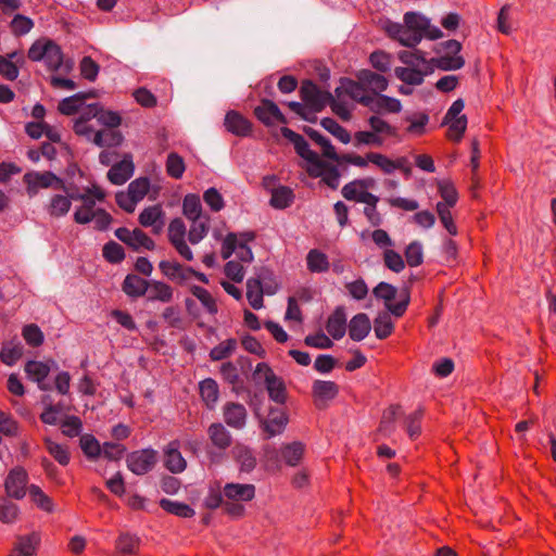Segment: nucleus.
<instances>
[{
	"label": "nucleus",
	"instance_id": "obj_1",
	"mask_svg": "<svg viewBox=\"0 0 556 556\" xmlns=\"http://www.w3.org/2000/svg\"><path fill=\"white\" fill-rule=\"evenodd\" d=\"M386 30L389 37L408 48L416 47L422 38L435 40L443 36L439 27L431 25L430 20L418 12H406L403 24L390 22Z\"/></svg>",
	"mask_w": 556,
	"mask_h": 556
},
{
	"label": "nucleus",
	"instance_id": "obj_2",
	"mask_svg": "<svg viewBox=\"0 0 556 556\" xmlns=\"http://www.w3.org/2000/svg\"><path fill=\"white\" fill-rule=\"evenodd\" d=\"M253 378H263L268 396L277 404H283L287 400L286 384L266 363H260L253 372Z\"/></svg>",
	"mask_w": 556,
	"mask_h": 556
},
{
	"label": "nucleus",
	"instance_id": "obj_3",
	"mask_svg": "<svg viewBox=\"0 0 556 556\" xmlns=\"http://www.w3.org/2000/svg\"><path fill=\"white\" fill-rule=\"evenodd\" d=\"M300 96L306 106L313 112H321L329 100H332V93L323 91L312 80H304L300 88Z\"/></svg>",
	"mask_w": 556,
	"mask_h": 556
},
{
	"label": "nucleus",
	"instance_id": "obj_4",
	"mask_svg": "<svg viewBox=\"0 0 556 556\" xmlns=\"http://www.w3.org/2000/svg\"><path fill=\"white\" fill-rule=\"evenodd\" d=\"M156 460L157 453L152 448L135 451L126 457L128 469L137 476H142L151 471Z\"/></svg>",
	"mask_w": 556,
	"mask_h": 556
},
{
	"label": "nucleus",
	"instance_id": "obj_5",
	"mask_svg": "<svg viewBox=\"0 0 556 556\" xmlns=\"http://www.w3.org/2000/svg\"><path fill=\"white\" fill-rule=\"evenodd\" d=\"M28 482V475L22 467L12 469L5 479V491L10 497L21 500L26 494V484Z\"/></svg>",
	"mask_w": 556,
	"mask_h": 556
},
{
	"label": "nucleus",
	"instance_id": "obj_6",
	"mask_svg": "<svg viewBox=\"0 0 556 556\" xmlns=\"http://www.w3.org/2000/svg\"><path fill=\"white\" fill-rule=\"evenodd\" d=\"M281 134L286 139L293 143L296 153L302 159L307 161L311 165L320 163L318 154L309 149L308 142L304 139L303 136L288 127H282Z\"/></svg>",
	"mask_w": 556,
	"mask_h": 556
},
{
	"label": "nucleus",
	"instance_id": "obj_7",
	"mask_svg": "<svg viewBox=\"0 0 556 556\" xmlns=\"http://www.w3.org/2000/svg\"><path fill=\"white\" fill-rule=\"evenodd\" d=\"M223 417L227 426L241 430L247 425L248 412L240 403L227 402L223 407Z\"/></svg>",
	"mask_w": 556,
	"mask_h": 556
},
{
	"label": "nucleus",
	"instance_id": "obj_8",
	"mask_svg": "<svg viewBox=\"0 0 556 556\" xmlns=\"http://www.w3.org/2000/svg\"><path fill=\"white\" fill-rule=\"evenodd\" d=\"M254 114L257 119L266 126H271L275 122L282 124L287 123V119L278 105L268 99H263L261 101V104L254 109Z\"/></svg>",
	"mask_w": 556,
	"mask_h": 556
},
{
	"label": "nucleus",
	"instance_id": "obj_9",
	"mask_svg": "<svg viewBox=\"0 0 556 556\" xmlns=\"http://www.w3.org/2000/svg\"><path fill=\"white\" fill-rule=\"evenodd\" d=\"M334 92L339 99L343 93H346L353 100L365 106L367 105L369 98L372 97L371 94L366 93L365 86L361 84L358 79L357 81H354L349 78H341L340 86L336 88Z\"/></svg>",
	"mask_w": 556,
	"mask_h": 556
},
{
	"label": "nucleus",
	"instance_id": "obj_10",
	"mask_svg": "<svg viewBox=\"0 0 556 556\" xmlns=\"http://www.w3.org/2000/svg\"><path fill=\"white\" fill-rule=\"evenodd\" d=\"M135 165L131 154L127 153L123 160L114 164L108 172V179L114 185L125 184L134 174Z\"/></svg>",
	"mask_w": 556,
	"mask_h": 556
},
{
	"label": "nucleus",
	"instance_id": "obj_11",
	"mask_svg": "<svg viewBox=\"0 0 556 556\" xmlns=\"http://www.w3.org/2000/svg\"><path fill=\"white\" fill-rule=\"evenodd\" d=\"M24 181L27 184L29 193L35 192L38 187L49 188L56 185L58 188H63V181L51 172L27 173Z\"/></svg>",
	"mask_w": 556,
	"mask_h": 556
},
{
	"label": "nucleus",
	"instance_id": "obj_12",
	"mask_svg": "<svg viewBox=\"0 0 556 556\" xmlns=\"http://www.w3.org/2000/svg\"><path fill=\"white\" fill-rule=\"evenodd\" d=\"M312 166L308 169L311 176L321 177L323 181L333 190L339 187L340 173L334 165L320 160L319 164H313Z\"/></svg>",
	"mask_w": 556,
	"mask_h": 556
},
{
	"label": "nucleus",
	"instance_id": "obj_13",
	"mask_svg": "<svg viewBox=\"0 0 556 556\" xmlns=\"http://www.w3.org/2000/svg\"><path fill=\"white\" fill-rule=\"evenodd\" d=\"M288 424V416L278 407L270 408L266 419L262 421L263 429L268 438L282 433Z\"/></svg>",
	"mask_w": 556,
	"mask_h": 556
},
{
	"label": "nucleus",
	"instance_id": "obj_14",
	"mask_svg": "<svg viewBox=\"0 0 556 556\" xmlns=\"http://www.w3.org/2000/svg\"><path fill=\"white\" fill-rule=\"evenodd\" d=\"M208 439L214 447L219 452H225L232 442L231 433L220 422H213L207 428Z\"/></svg>",
	"mask_w": 556,
	"mask_h": 556
},
{
	"label": "nucleus",
	"instance_id": "obj_15",
	"mask_svg": "<svg viewBox=\"0 0 556 556\" xmlns=\"http://www.w3.org/2000/svg\"><path fill=\"white\" fill-rule=\"evenodd\" d=\"M231 454L236 463L239 465L241 472H251L256 466V457L254 452L243 444H236Z\"/></svg>",
	"mask_w": 556,
	"mask_h": 556
},
{
	"label": "nucleus",
	"instance_id": "obj_16",
	"mask_svg": "<svg viewBox=\"0 0 556 556\" xmlns=\"http://www.w3.org/2000/svg\"><path fill=\"white\" fill-rule=\"evenodd\" d=\"M366 106L378 114L383 112L397 113L402 109L400 100L382 94L370 97Z\"/></svg>",
	"mask_w": 556,
	"mask_h": 556
},
{
	"label": "nucleus",
	"instance_id": "obj_17",
	"mask_svg": "<svg viewBox=\"0 0 556 556\" xmlns=\"http://www.w3.org/2000/svg\"><path fill=\"white\" fill-rule=\"evenodd\" d=\"M225 126L228 131L241 137L248 136L252 129V124L236 111H229L226 114Z\"/></svg>",
	"mask_w": 556,
	"mask_h": 556
},
{
	"label": "nucleus",
	"instance_id": "obj_18",
	"mask_svg": "<svg viewBox=\"0 0 556 556\" xmlns=\"http://www.w3.org/2000/svg\"><path fill=\"white\" fill-rule=\"evenodd\" d=\"M371 330L370 319L367 314L358 313L350 321L349 334L354 341L364 340Z\"/></svg>",
	"mask_w": 556,
	"mask_h": 556
},
{
	"label": "nucleus",
	"instance_id": "obj_19",
	"mask_svg": "<svg viewBox=\"0 0 556 556\" xmlns=\"http://www.w3.org/2000/svg\"><path fill=\"white\" fill-rule=\"evenodd\" d=\"M326 329L334 340H339L345 334L346 315L343 306H338L329 316Z\"/></svg>",
	"mask_w": 556,
	"mask_h": 556
},
{
	"label": "nucleus",
	"instance_id": "obj_20",
	"mask_svg": "<svg viewBox=\"0 0 556 556\" xmlns=\"http://www.w3.org/2000/svg\"><path fill=\"white\" fill-rule=\"evenodd\" d=\"M150 286V281L135 274H128L122 285V290L130 298L143 296Z\"/></svg>",
	"mask_w": 556,
	"mask_h": 556
},
{
	"label": "nucleus",
	"instance_id": "obj_21",
	"mask_svg": "<svg viewBox=\"0 0 556 556\" xmlns=\"http://www.w3.org/2000/svg\"><path fill=\"white\" fill-rule=\"evenodd\" d=\"M357 79L365 86L366 89H370L374 94L384 91L388 88V80L380 74L371 72L369 70H363L357 74Z\"/></svg>",
	"mask_w": 556,
	"mask_h": 556
},
{
	"label": "nucleus",
	"instance_id": "obj_22",
	"mask_svg": "<svg viewBox=\"0 0 556 556\" xmlns=\"http://www.w3.org/2000/svg\"><path fill=\"white\" fill-rule=\"evenodd\" d=\"M255 494L253 484L227 483L224 488V495L229 501H251Z\"/></svg>",
	"mask_w": 556,
	"mask_h": 556
},
{
	"label": "nucleus",
	"instance_id": "obj_23",
	"mask_svg": "<svg viewBox=\"0 0 556 556\" xmlns=\"http://www.w3.org/2000/svg\"><path fill=\"white\" fill-rule=\"evenodd\" d=\"M39 541L40 539L36 533L18 536L10 556H35Z\"/></svg>",
	"mask_w": 556,
	"mask_h": 556
},
{
	"label": "nucleus",
	"instance_id": "obj_24",
	"mask_svg": "<svg viewBox=\"0 0 556 556\" xmlns=\"http://www.w3.org/2000/svg\"><path fill=\"white\" fill-rule=\"evenodd\" d=\"M165 466L173 473H179L186 469L187 463L178 451L177 442L169 443L165 451Z\"/></svg>",
	"mask_w": 556,
	"mask_h": 556
},
{
	"label": "nucleus",
	"instance_id": "obj_25",
	"mask_svg": "<svg viewBox=\"0 0 556 556\" xmlns=\"http://www.w3.org/2000/svg\"><path fill=\"white\" fill-rule=\"evenodd\" d=\"M338 392V386L332 381L316 380L313 383V393L318 406L326 401L334 399Z\"/></svg>",
	"mask_w": 556,
	"mask_h": 556
},
{
	"label": "nucleus",
	"instance_id": "obj_26",
	"mask_svg": "<svg viewBox=\"0 0 556 556\" xmlns=\"http://www.w3.org/2000/svg\"><path fill=\"white\" fill-rule=\"evenodd\" d=\"M465 65V60L462 55H443L440 58H432L429 60L428 70L431 73L433 67L442 71H456Z\"/></svg>",
	"mask_w": 556,
	"mask_h": 556
},
{
	"label": "nucleus",
	"instance_id": "obj_27",
	"mask_svg": "<svg viewBox=\"0 0 556 556\" xmlns=\"http://www.w3.org/2000/svg\"><path fill=\"white\" fill-rule=\"evenodd\" d=\"M305 134L323 149V155L329 160H339V154L330 140L312 127H304Z\"/></svg>",
	"mask_w": 556,
	"mask_h": 556
},
{
	"label": "nucleus",
	"instance_id": "obj_28",
	"mask_svg": "<svg viewBox=\"0 0 556 556\" xmlns=\"http://www.w3.org/2000/svg\"><path fill=\"white\" fill-rule=\"evenodd\" d=\"M147 292L149 301H161L167 303L173 299L172 288L161 281H150V286Z\"/></svg>",
	"mask_w": 556,
	"mask_h": 556
},
{
	"label": "nucleus",
	"instance_id": "obj_29",
	"mask_svg": "<svg viewBox=\"0 0 556 556\" xmlns=\"http://www.w3.org/2000/svg\"><path fill=\"white\" fill-rule=\"evenodd\" d=\"M247 298L254 309L263 307V289L260 278H249L247 281Z\"/></svg>",
	"mask_w": 556,
	"mask_h": 556
},
{
	"label": "nucleus",
	"instance_id": "obj_30",
	"mask_svg": "<svg viewBox=\"0 0 556 556\" xmlns=\"http://www.w3.org/2000/svg\"><path fill=\"white\" fill-rule=\"evenodd\" d=\"M160 506L167 513L173 514L175 516L181 518H191L194 516V509L189 505L176 501H172L168 498H162L160 501Z\"/></svg>",
	"mask_w": 556,
	"mask_h": 556
},
{
	"label": "nucleus",
	"instance_id": "obj_31",
	"mask_svg": "<svg viewBox=\"0 0 556 556\" xmlns=\"http://www.w3.org/2000/svg\"><path fill=\"white\" fill-rule=\"evenodd\" d=\"M63 52L61 47L53 40H48L47 53L45 55V63L51 71H58L63 65Z\"/></svg>",
	"mask_w": 556,
	"mask_h": 556
},
{
	"label": "nucleus",
	"instance_id": "obj_32",
	"mask_svg": "<svg viewBox=\"0 0 556 556\" xmlns=\"http://www.w3.org/2000/svg\"><path fill=\"white\" fill-rule=\"evenodd\" d=\"M394 329L391 316L387 312L379 313L374 320V330L378 339L388 338Z\"/></svg>",
	"mask_w": 556,
	"mask_h": 556
},
{
	"label": "nucleus",
	"instance_id": "obj_33",
	"mask_svg": "<svg viewBox=\"0 0 556 556\" xmlns=\"http://www.w3.org/2000/svg\"><path fill=\"white\" fill-rule=\"evenodd\" d=\"M307 268L313 273H324L329 268L328 257L319 250H311L306 256Z\"/></svg>",
	"mask_w": 556,
	"mask_h": 556
},
{
	"label": "nucleus",
	"instance_id": "obj_34",
	"mask_svg": "<svg viewBox=\"0 0 556 556\" xmlns=\"http://www.w3.org/2000/svg\"><path fill=\"white\" fill-rule=\"evenodd\" d=\"M294 195L290 188L279 187L273 190L270 205L276 208H286L293 202Z\"/></svg>",
	"mask_w": 556,
	"mask_h": 556
},
{
	"label": "nucleus",
	"instance_id": "obj_35",
	"mask_svg": "<svg viewBox=\"0 0 556 556\" xmlns=\"http://www.w3.org/2000/svg\"><path fill=\"white\" fill-rule=\"evenodd\" d=\"M200 393L208 407H212L218 400V386L214 379L207 378L200 382Z\"/></svg>",
	"mask_w": 556,
	"mask_h": 556
},
{
	"label": "nucleus",
	"instance_id": "obj_36",
	"mask_svg": "<svg viewBox=\"0 0 556 556\" xmlns=\"http://www.w3.org/2000/svg\"><path fill=\"white\" fill-rule=\"evenodd\" d=\"M23 355V345L21 342H9L5 343L0 353L1 361L12 366L15 364Z\"/></svg>",
	"mask_w": 556,
	"mask_h": 556
},
{
	"label": "nucleus",
	"instance_id": "obj_37",
	"mask_svg": "<svg viewBox=\"0 0 556 556\" xmlns=\"http://www.w3.org/2000/svg\"><path fill=\"white\" fill-rule=\"evenodd\" d=\"M162 215H163V212L159 205L149 206L140 213L139 223L143 227L154 226L155 232H157L161 229L163 224L161 223V225H159V226H155V224L162 217Z\"/></svg>",
	"mask_w": 556,
	"mask_h": 556
},
{
	"label": "nucleus",
	"instance_id": "obj_38",
	"mask_svg": "<svg viewBox=\"0 0 556 556\" xmlns=\"http://www.w3.org/2000/svg\"><path fill=\"white\" fill-rule=\"evenodd\" d=\"M304 453V445L300 442H293L282 447L281 456L289 466H296Z\"/></svg>",
	"mask_w": 556,
	"mask_h": 556
},
{
	"label": "nucleus",
	"instance_id": "obj_39",
	"mask_svg": "<svg viewBox=\"0 0 556 556\" xmlns=\"http://www.w3.org/2000/svg\"><path fill=\"white\" fill-rule=\"evenodd\" d=\"M50 368L47 364L37 361H29L25 365V372L35 382L40 383L49 375Z\"/></svg>",
	"mask_w": 556,
	"mask_h": 556
},
{
	"label": "nucleus",
	"instance_id": "obj_40",
	"mask_svg": "<svg viewBox=\"0 0 556 556\" xmlns=\"http://www.w3.org/2000/svg\"><path fill=\"white\" fill-rule=\"evenodd\" d=\"M320 125L342 143L346 144L351 141L349 131L339 125L333 118L325 117L320 121Z\"/></svg>",
	"mask_w": 556,
	"mask_h": 556
},
{
	"label": "nucleus",
	"instance_id": "obj_41",
	"mask_svg": "<svg viewBox=\"0 0 556 556\" xmlns=\"http://www.w3.org/2000/svg\"><path fill=\"white\" fill-rule=\"evenodd\" d=\"M182 211L187 218L191 220L199 219L202 212L199 197L195 194H187L184 199Z\"/></svg>",
	"mask_w": 556,
	"mask_h": 556
},
{
	"label": "nucleus",
	"instance_id": "obj_42",
	"mask_svg": "<svg viewBox=\"0 0 556 556\" xmlns=\"http://www.w3.org/2000/svg\"><path fill=\"white\" fill-rule=\"evenodd\" d=\"M399 59L406 64L408 68H417L419 64L426 65V68L429 66V61L426 60L425 52L421 50H415L414 52L406 50L400 51Z\"/></svg>",
	"mask_w": 556,
	"mask_h": 556
},
{
	"label": "nucleus",
	"instance_id": "obj_43",
	"mask_svg": "<svg viewBox=\"0 0 556 556\" xmlns=\"http://www.w3.org/2000/svg\"><path fill=\"white\" fill-rule=\"evenodd\" d=\"M185 169L186 165L184 159L178 153L170 152L166 160L167 174L175 179H179L181 178Z\"/></svg>",
	"mask_w": 556,
	"mask_h": 556
},
{
	"label": "nucleus",
	"instance_id": "obj_44",
	"mask_svg": "<svg viewBox=\"0 0 556 556\" xmlns=\"http://www.w3.org/2000/svg\"><path fill=\"white\" fill-rule=\"evenodd\" d=\"M372 293L377 299L383 300L389 309V305H393L392 300L397 295V289L388 282L381 281L374 288Z\"/></svg>",
	"mask_w": 556,
	"mask_h": 556
},
{
	"label": "nucleus",
	"instance_id": "obj_45",
	"mask_svg": "<svg viewBox=\"0 0 556 556\" xmlns=\"http://www.w3.org/2000/svg\"><path fill=\"white\" fill-rule=\"evenodd\" d=\"M70 208L71 201L64 195L55 194L50 201L48 212L53 217H60L67 214Z\"/></svg>",
	"mask_w": 556,
	"mask_h": 556
},
{
	"label": "nucleus",
	"instance_id": "obj_46",
	"mask_svg": "<svg viewBox=\"0 0 556 556\" xmlns=\"http://www.w3.org/2000/svg\"><path fill=\"white\" fill-rule=\"evenodd\" d=\"M128 247H130L135 251H139L140 248L153 250L155 244L154 241L150 237H148L141 229L135 228L131 231V239L128 242Z\"/></svg>",
	"mask_w": 556,
	"mask_h": 556
},
{
	"label": "nucleus",
	"instance_id": "obj_47",
	"mask_svg": "<svg viewBox=\"0 0 556 556\" xmlns=\"http://www.w3.org/2000/svg\"><path fill=\"white\" fill-rule=\"evenodd\" d=\"M236 346L237 340L228 339L213 348L210 352V357L212 361L225 359L232 354V352L236 350Z\"/></svg>",
	"mask_w": 556,
	"mask_h": 556
},
{
	"label": "nucleus",
	"instance_id": "obj_48",
	"mask_svg": "<svg viewBox=\"0 0 556 556\" xmlns=\"http://www.w3.org/2000/svg\"><path fill=\"white\" fill-rule=\"evenodd\" d=\"M405 258L410 267L419 266L424 261L422 244L419 241L410 242L405 249Z\"/></svg>",
	"mask_w": 556,
	"mask_h": 556
},
{
	"label": "nucleus",
	"instance_id": "obj_49",
	"mask_svg": "<svg viewBox=\"0 0 556 556\" xmlns=\"http://www.w3.org/2000/svg\"><path fill=\"white\" fill-rule=\"evenodd\" d=\"M80 447L88 458H97L101 454L99 441L92 434H84L79 440Z\"/></svg>",
	"mask_w": 556,
	"mask_h": 556
},
{
	"label": "nucleus",
	"instance_id": "obj_50",
	"mask_svg": "<svg viewBox=\"0 0 556 556\" xmlns=\"http://www.w3.org/2000/svg\"><path fill=\"white\" fill-rule=\"evenodd\" d=\"M103 256L113 264H118L125 258L124 248L115 241H109L103 247Z\"/></svg>",
	"mask_w": 556,
	"mask_h": 556
},
{
	"label": "nucleus",
	"instance_id": "obj_51",
	"mask_svg": "<svg viewBox=\"0 0 556 556\" xmlns=\"http://www.w3.org/2000/svg\"><path fill=\"white\" fill-rule=\"evenodd\" d=\"M367 159L369 162L374 163L378 167H380L386 174L393 173L396 169V166H401L403 162H394L388 159L386 155L380 153L370 152L367 154Z\"/></svg>",
	"mask_w": 556,
	"mask_h": 556
},
{
	"label": "nucleus",
	"instance_id": "obj_52",
	"mask_svg": "<svg viewBox=\"0 0 556 556\" xmlns=\"http://www.w3.org/2000/svg\"><path fill=\"white\" fill-rule=\"evenodd\" d=\"M84 105V96L74 94L59 103V111L64 115H73Z\"/></svg>",
	"mask_w": 556,
	"mask_h": 556
},
{
	"label": "nucleus",
	"instance_id": "obj_53",
	"mask_svg": "<svg viewBox=\"0 0 556 556\" xmlns=\"http://www.w3.org/2000/svg\"><path fill=\"white\" fill-rule=\"evenodd\" d=\"M28 491L33 501L39 508L48 513L53 510L52 500L47 494H45L39 486L31 484L28 488Z\"/></svg>",
	"mask_w": 556,
	"mask_h": 556
},
{
	"label": "nucleus",
	"instance_id": "obj_54",
	"mask_svg": "<svg viewBox=\"0 0 556 556\" xmlns=\"http://www.w3.org/2000/svg\"><path fill=\"white\" fill-rule=\"evenodd\" d=\"M10 26H11L12 33L15 36H23V35L28 34L33 29L34 22L31 18H29L25 15L16 14L13 17V20L11 21Z\"/></svg>",
	"mask_w": 556,
	"mask_h": 556
},
{
	"label": "nucleus",
	"instance_id": "obj_55",
	"mask_svg": "<svg viewBox=\"0 0 556 556\" xmlns=\"http://www.w3.org/2000/svg\"><path fill=\"white\" fill-rule=\"evenodd\" d=\"M46 448L53 456V458L62 466H65L70 462V454L67 450L59 444L53 442L50 439H46L45 441Z\"/></svg>",
	"mask_w": 556,
	"mask_h": 556
},
{
	"label": "nucleus",
	"instance_id": "obj_56",
	"mask_svg": "<svg viewBox=\"0 0 556 556\" xmlns=\"http://www.w3.org/2000/svg\"><path fill=\"white\" fill-rule=\"evenodd\" d=\"M439 193L444 200L442 203L447 206H454L457 202V192L454 185L448 180L438 181Z\"/></svg>",
	"mask_w": 556,
	"mask_h": 556
},
{
	"label": "nucleus",
	"instance_id": "obj_57",
	"mask_svg": "<svg viewBox=\"0 0 556 556\" xmlns=\"http://www.w3.org/2000/svg\"><path fill=\"white\" fill-rule=\"evenodd\" d=\"M150 188V181L147 177H140L131 181L128 186V193L138 202L144 198Z\"/></svg>",
	"mask_w": 556,
	"mask_h": 556
},
{
	"label": "nucleus",
	"instance_id": "obj_58",
	"mask_svg": "<svg viewBox=\"0 0 556 556\" xmlns=\"http://www.w3.org/2000/svg\"><path fill=\"white\" fill-rule=\"evenodd\" d=\"M139 545V539L128 533L121 534L116 541V548L122 554H134Z\"/></svg>",
	"mask_w": 556,
	"mask_h": 556
},
{
	"label": "nucleus",
	"instance_id": "obj_59",
	"mask_svg": "<svg viewBox=\"0 0 556 556\" xmlns=\"http://www.w3.org/2000/svg\"><path fill=\"white\" fill-rule=\"evenodd\" d=\"M191 293L202 303V305L211 314H215L217 312L216 303L207 290L199 286H193L191 288Z\"/></svg>",
	"mask_w": 556,
	"mask_h": 556
},
{
	"label": "nucleus",
	"instance_id": "obj_60",
	"mask_svg": "<svg viewBox=\"0 0 556 556\" xmlns=\"http://www.w3.org/2000/svg\"><path fill=\"white\" fill-rule=\"evenodd\" d=\"M383 261L384 265L394 273H401L405 267L403 257L394 250H386Z\"/></svg>",
	"mask_w": 556,
	"mask_h": 556
},
{
	"label": "nucleus",
	"instance_id": "obj_61",
	"mask_svg": "<svg viewBox=\"0 0 556 556\" xmlns=\"http://www.w3.org/2000/svg\"><path fill=\"white\" fill-rule=\"evenodd\" d=\"M450 207L443 203H437V213L439 218L445 229L452 235L455 236L457 233V228L453 222L452 214L450 212Z\"/></svg>",
	"mask_w": 556,
	"mask_h": 556
},
{
	"label": "nucleus",
	"instance_id": "obj_62",
	"mask_svg": "<svg viewBox=\"0 0 556 556\" xmlns=\"http://www.w3.org/2000/svg\"><path fill=\"white\" fill-rule=\"evenodd\" d=\"M23 337L31 346H39L43 342V333L35 324L27 325L23 328Z\"/></svg>",
	"mask_w": 556,
	"mask_h": 556
},
{
	"label": "nucleus",
	"instance_id": "obj_63",
	"mask_svg": "<svg viewBox=\"0 0 556 556\" xmlns=\"http://www.w3.org/2000/svg\"><path fill=\"white\" fill-rule=\"evenodd\" d=\"M80 73L84 78L89 81H94L99 74V65L91 59V56H84L79 64Z\"/></svg>",
	"mask_w": 556,
	"mask_h": 556
},
{
	"label": "nucleus",
	"instance_id": "obj_64",
	"mask_svg": "<svg viewBox=\"0 0 556 556\" xmlns=\"http://www.w3.org/2000/svg\"><path fill=\"white\" fill-rule=\"evenodd\" d=\"M345 288L349 294L357 301L364 300L368 294V287L365 280L362 278L356 279L355 281L352 282H348L345 285Z\"/></svg>",
	"mask_w": 556,
	"mask_h": 556
}]
</instances>
